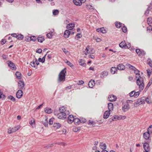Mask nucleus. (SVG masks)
<instances>
[{
    "label": "nucleus",
    "mask_w": 152,
    "mask_h": 152,
    "mask_svg": "<svg viewBox=\"0 0 152 152\" xmlns=\"http://www.w3.org/2000/svg\"><path fill=\"white\" fill-rule=\"evenodd\" d=\"M54 119V118H52L50 119H49V124L51 125L53 123V120Z\"/></svg>",
    "instance_id": "e2e57ef3"
},
{
    "label": "nucleus",
    "mask_w": 152,
    "mask_h": 152,
    "mask_svg": "<svg viewBox=\"0 0 152 152\" xmlns=\"http://www.w3.org/2000/svg\"><path fill=\"white\" fill-rule=\"evenodd\" d=\"M15 75L18 79H21V74L20 72H17L15 73Z\"/></svg>",
    "instance_id": "e433bc0d"
},
{
    "label": "nucleus",
    "mask_w": 152,
    "mask_h": 152,
    "mask_svg": "<svg viewBox=\"0 0 152 152\" xmlns=\"http://www.w3.org/2000/svg\"><path fill=\"white\" fill-rule=\"evenodd\" d=\"M75 119L73 115H70L68 117V122L69 124L72 123Z\"/></svg>",
    "instance_id": "4468645a"
},
{
    "label": "nucleus",
    "mask_w": 152,
    "mask_h": 152,
    "mask_svg": "<svg viewBox=\"0 0 152 152\" xmlns=\"http://www.w3.org/2000/svg\"><path fill=\"white\" fill-rule=\"evenodd\" d=\"M59 13L58 10H53V15H56L58 14Z\"/></svg>",
    "instance_id": "864d4df0"
},
{
    "label": "nucleus",
    "mask_w": 152,
    "mask_h": 152,
    "mask_svg": "<svg viewBox=\"0 0 152 152\" xmlns=\"http://www.w3.org/2000/svg\"><path fill=\"white\" fill-rule=\"evenodd\" d=\"M100 147L103 150L106 149V145L105 143H101L100 145Z\"/></svg>",
    "instance_id": "f704fd0d"
},
{
    "label": "nucleus",
    "mask_w": 152,
    "mask_h": 152,
    "mask_svg": "<svg viewBox=\"0 0 152 152\" xmlns=\"http://www.w3.org/2000/svg\"><path fill=\"white\" fill-rule=\"evenodd\" d=\"M73 122H74L76 125H79L80 123V119L78 118H75Z\"/></svg>",
    "instance_id": "c85d7f7f"
},
{
    "label": "nucleus",
    "mask_w": 152,
    "mask_h": 152,
    "mask_svg": "<svg viewBox=\"0 0 152 152\" xmlns=\"http://www.w3.org/2000/svg\"><path fill=\"white\" fill-rule=\"evenodd\" d=\"M126 117L125 115L122 116L120 115L118 116L117 115H115L112 117V121H116L117 120H124L126 118Z\"/></svg>",
    "instance_id": "7ed1b4c3"
},
{
    "label": "nucleus",
    "mask_w": 152,
    "mask_h": 152,
    "mask_svg": "<svg viewBox=\"0 0 152 152\" xmlns=\"http://www.w3.org/2000/svg\"><path fill=\"white\" fill-rule=\"evenodd\" d=\"M108 108L109 111H106L104 114H110V111L113 110V103L110 102L108 104Z\"/></svg>",
    "instance_id": "39448f33"
},
{
    "label": "nucleus",
    "mask_w": 152,
    "mask_h": 152,
    "mask_svg": "<svg viewBox=\"0 0 152 152\" xmlns=\"http://www.w3.org/2000/svg\"><path fill=\"white\" fill-rule=\"evenodd\" d=\"M144 138L146 140H148L150 136V134L148 132H146L144 133L143 134Z\"/></svg>",
    "instance_id": "6ab92c4d"
},
{
    "label": "nucleus",
    "mask_w": 152,
    "mask_h": 152,
    "mask_svg": "<svg viewBox=\"0 0 152 152\" xmlns=\"http://www.w3.org/2000/svg\"><path fill=\"white\" fill-rule=\"evenodd\" d=\"M146 72L147 75L148 77H149L150 76L151 74L152 75V69L151 70V71L150 69H148L146 70Z\"/></svg>",
    "instance_id": "58836bf2"
},
{
    "label": "nucleus",
    "mask_w": 152,
    "mask_h": 152,
    "mask_svg": "<svg viewBox=\"0 0 152 152\" xmlns=\"http://www.w3.org/2000/svg\"><path fill=\"white\" fill-rule=\"evenodd\" d=\"M66 108L64 106L60 107L59 109L60 113H62V114H68L69 112L67 111H66Z\"/></svg>",
    "instance_id": "6e6552de"
},
{
    "label": "nucleus",
    "mask_w": 152,
    "mask_h": 152,
    "mask_svg": "<svg viewBox=\"0 0 152 152\" xmlns=\"http://www.w3.org/2000/svg\"><path fill=\"white\" fill-rule=\"evenodd\" d=\"M126 66L127 68H128L130 69H133V66L131 65L130 64H126Z\"/></svg>",
    "instance_id": "5fc2aeb1"
},
{
    "label": "nucleus",
    "mask_w": 152,
    "mask_h": 152,
    "mask_svg": "<svg viewBox=\"0 0 152 152\" xmlns=\"http://www.w3.org/2000/svg\"><path fill=\"white\" fill-rule=\"evenodd\" d=\"M86 0H73V2L76 5L80 6L82 3L85 2Z\"/></svg>",
    "instance_id": "9d476101"
},
{
    "label": "nucleus",
    "mask_w": 152,
    "mask_h": 152,
    "mask_svg": "<svg viewBox=\"0 0 152 152\" xmlns=\"http://www.w3.org/2000/svg\"><path fill=\"white\" fill-rule=\"evenodd\" d=\"M53 126L56 129H58L61 126V124L58 123H54Z\"/></svg>",
    "instance_id": "7c9ffc66"
},
{
    "label": "nucleus",
    "mask_w": 152,
    "mask_h": 152,
    "mask_svg": "<svg viewBox=\"0 0 152 152\" xmlns=\"http://www.w3.org/2000/svg\"><path fill=\"white\" fill-rule=\"evenodd\" d=\"M147 23L149 26H151L150 24L152 23V18L151 17H149L147 19Z\"/></svg>",
    "instance_id": "4c0bfd02"
},
{
    "label": "nucleus",
    "mask_w": 152,
    "mask_h": 152,
    "mask_svg": "<svg viewBox=\"0 0 152 152\" xmlns=\"http://www.w3.org/2000/svg\"><path fill=\"white\" fill-rule=\"evenodd\" d=\"M18 88L20 90H24V83L23 81L20 80L18 82Z\"/></svg>",
    "instance_id": "0eeeda50"
},
{
    "label": "nucleus",
    "mask_w": 152,
    "mask_h": 152,
    "mask_svg": "<svg viewBox=\"0 0 152 152\" xmlns=\"http://www.w3.org/2000/svg\"><path fill=\"white\" fill-rule=\"evenodd\" d=\"M95 84V82L94 80H91L88 83V86L89 88H93Z\"/></svg>",
    "instance_id": "f3484780"
},
{
    "label": "nucleus",
    "mask_w": 152,
    "mask_h": 152,
    "mask_svg": "<svg viewBox=\"0 0 152 152\" xmlns=\"http://www.w3.org/2000/svg\"><path fill=\"white\" fill-rule=\"evenodd\" d=\"M88 124L91 125H92V126L94 127L95 126L94 124H95V123L94 124V121H93L91 120H89L88 121Z\"/></svg>",
    "instance_id": "ea45409f"
},
{
    "label": "nucleus",
    "mask_w": 152,
    "mask_h": 152,
    "mask_svg": "<svg viewBox=\"0 0 152 152\" xmlns=\"http://www.w3.org/2000/svg\"><path fill=\"white\" fill-rule=\"evenodd\" d=\"M122 23L120 22L118 23V22L115 23V25L116 27L117 28H119L121 26Z\"/></svg>",
    "instance_id": "79ce46f5"
},
{
    "label": "nucleus",
    "mask_w": 152,
    "mask_h": 152,
    "mask_svg": "<svg viewBox=\"0 0 152 152\" xmlns=\"http://www.w3.org/2000/svg\"><path fill=\"white\" fill-rule=\"evenodd\" d=\"M59 119H64L66 117V115H57Z\"/></svg>",
    "instance_id": "c756f323"
},
{
    "label": "nucleus",
    "mask_w": 152,
    "mask_h": 152,
    "mask_svg": "<svg viewBox=\"0 0 152 152\" xmlns=\"http://www.w3.org/2000/svg\"><path fill=\"white\" fill-rule=\"evenodd\" d=\"M66 63L69 66H70L71 67H72L73 66V64L71 63L69 61H67L66 62Z\"/></svg>",
    "instance_id": "603ef678"
},
{
    "label": "nucleus",
    "mask_w": 152,
    "mask_h": 152,
    "mask_svg": "<svg viewBox=\"0 0 152 152\" xmlns=\"http://www.w3.org/2000/svg\"><path fill=\"white\" fill-rule=\"evenodd\" d=\"M79 64L82 66H85L86 65V64L85 63L84 60H80L79 61Z\"/></svg>",
    "instance_id": "473e14b6"
},
{
    "label": "nucleus",
    "mask_w": 152,
    "mask_h": 152,
    "mask_svg": "<svg viewBox=\"0 0 152 152\" xmlns=\"http://www.w3.org/2000/svg\"><path fill=\"white\" fill-rule=\"evenodd\" d=\"M141 51L140 49H136V52L137 54L139 56H141Z\"/></svg>",
    "instance_id": "37998d69"
},
{
    "label": "nucleus",
    "mask_w": 152,
    "mask_h": 152,
    "mask_svg": "<svg viewBox=\"0 0 152 152\" xmlns=\"http://www.w3.org/2000/svg\"><path fill=\"white\" fill-rule=\"evenodd\" d=\"M140 94L139 91L134 92V97L135 98H137Z\"/></svg>",
    "instance_id": "de8ad7c7"
},
{
    "label": "nucleus",
    "mask_w": 152,
    "mask_h": 152,
    "mask_svg": "<svg viewBox=\"0 0 152 152\" xmlns=\"http://www.w3.org/2000/svg\"><path fill=\"white\" fill-rule=\"evenodd\" d=\"M135 79L136 80V83L138 86H139V91H141L143 89L144 84L143 83V78L142 77L135 78Z\"/></svg>",
    "instance_id": "f03ea898"
},
{
    "label": "nucleus",
    "mask_w": 152,
    "mask_h": 152,
    "mask_svg": "<svg viewBox=\"0 0 152 152\" xmlns=\"http://www.w3.org/2000/svg\"><path fill=\"white\" fill-rule=\"evenodd\" d=\"M53 35V33L52 32L51 33H49L47 34V36L49 38H51L52 36Z\"/></svg>",
    "instance_id": "3c124183"
},
{
    "label": "nucleus",
    "mask_w": 152,
    "mask_h": 152,
    "mask_svg": "<svg viewBox=\"0 0 152 152\" xmlns=\"http://www.w3.org/2000/svg\"><path fill=\"white\" fill-rule=\"evenodd\" d=\"M86 52L85 53L86 55H87L88 54L93 53L95 52V51L94 49L92 48H90L89 46H88L86 48Z\"/></svg>",
    "instance_id": "423d86ee"
},
{
    "label": "nucleus",
    "mask_w": 152,
    "mask_h": 152,
    "mask_svg": "<svg viewBox=\"0 0 152 152\" xmlns=\"http://www.w3.org/2000/svg\"><path fill=\"white\" fill-rule=\"evenodd\" d=\"M44 111L46 113L48 114L51 113L52 112V110L51 108L48 107L45 108Z\"/></svg>",
    "instance_id": "4be33fe9"
},
{
    "label": "nucleus",
    "mask_w": 152,
    "mask_h": 152,
    "mask_svg": "<svg viewBox=\"0 0 152 152\" xmlns=\"http://www.w3.org/2000/svg\"><path fill=\"white\" fill-rule=\"evenodd\" d=\"M29 38V39H27V40H26L27 41H28L29 40L30 41H35L37 39L36 37L34 36H31Z\"/></svg>",
    "instance_id": "2f4dec72"
},
{
    "label": "nucleus",
    "mask_w": 152,
    "mask_h": 152,
    "mask_svg": "<svg viewBox=\"0 0 152 152\" xmlns=\"http://www.w3.org/2000/svg\"><path fill=\"white\" fill-rule=\"evenodd\" d=\"M143 147L145 150L149 151L150 147L149 144L147 142L145 143L143 145Z\"/></svg>",
    "instance_id": "393cba45"
},
{
    "label": "nucleus",
    "mask_w": 152,
    "mask_h": 152,
    "mask_svg": "<svg viewBox=\"0 0 152 152\" xmlns=\"http://www.w3.org/2000/svg\"><path fill=\"white\" fill-rule=\"evenodd\" d=\"M3 59H7V56L3 54L2 56Z\"/></svg>",
    "instance_id": "338daca9"
},
{
    "label": "nucleus",
    "mask_w": 152,
    "mask_h": 152,
    "mask_svg": "<svg viewBox=\"0 0 152 152\" xmlns=\"http://www.w3.org/2000/svg\"><path fill=\"white\" fill-rule=\"evenodd\" d=\"M63 52L65 53L66 54L68 52V51L66 49L64 48H63L62 49Z\"/></svg>",
    "instance_id": "69168bd1"
},
{
    "label": "nucleus",
    "mask_w": 152,
    "mask_h": 152,
    "mask_svg": "<svg viewBox=\"0 0 152 152\" xmlns=\"http://www.w3.org/2000/svg\"><path fill=\"white\" fill-rule=\"evenodd\" d=\"M129 104L128 103H126L123 107L122 110L124 112L126 111L129 109Z\"/></svg>",
    "instance_id": "5701e85b"
},
{
    "label": "nucleus",
    "mask_w": 152,
    "mask_h": 152,
    "mask_svg": "<svg viewBox=\"0 0 152 152\" xmlns=\"http://www.w3.org/2000/svg\"><path fill=\"white\" fill-rule=\"evenodd\" d=\"M37 39L39 42L42 43L45 40L44 37L43 36H39L37 37Z\"/></svg>",
    "instance_id": "cd10ccee"
},
{
    "label": "nucleus",
    "mask_w": 152,
    "mask_h": 152,
    "mask_svg": "<svg viewBox=\"0 0 152 152\" xmlns=\"http://www.w3.org/2000/svg\"><path fill=\"white\" fill-rule=\"evenodd\" d=\"M80 123H85L86 121V119L84 118H80Z\"/></svg>",
    "instance_id": "8fccbe9b"
},
{
    "label": "nucleus",
    "mask_w": 152,
    "mask_h": 152,
    "mask_svg": "<svg viewBox=\"0 0 152 152\" xmlns=\"http://www.w3.org/2000/svg\"><path fill=\"white\" fill-rule=\"evenodd\" d=\"M42 117L44 119L42 121L45 127H47L48 126V118L46 115L42 116Z\"/></svg>",
    "instance_id": "1a4fd4ad"
},
{
    "label": "nucleus",
    "mask_w": 152,
    "mask_h": 152,
    "mask_svg": "<svg viewBox=\"0 0 152 152\" xmlns=\"http://www.w3.org/2000/svg\"><path fill=\"white\" fill-rule=\"evenodd\" d=\"M134 72L135 74V78L141 77L139 71L134 67Z\"/></svg>",
    "instance_id": "9b49d317"
},
{
    "label": "nucleus",
    "mask_w": 152,
    "mask_h": 152,
    "mask_svg": "<svg viewBox=\"0 0 152 152\" xmlns=\"http://www.w3.org/2000/svg\"><path fill=\"white\" fill-rule=\"evenodd\" d=\"M145 102V98L144 97L141 98L137 100L136 102L134 104V106H137V105L144 104Z\"/></svg>",
    "instance_id": "20e7f679"
},
{
    "label": "nucleus",
    "mask_w": 152,
    "mask_h": 152,
    "mask_svg": "<svg viewBox=\"0 0 152 152\" xmlns=\"http://www.w3.org/2000/svg\"><path fill=\"white\" fill-rule=\"evenodd\" d=\"M117 71V68L115 67H112L111 69L110 72L112 74H114L115 73L116 71Z\"/></svg>",
    "instance_id": "c9c22d12"
},
{
    "label": "nucleus",
    "mask_w": 152,
    "mask_h": 152,
    "mask_svg": "<svg viewBox=\"0 0 152 152\" xmlns=\"http://www.w3.org/2000/svg\"><path fill=\"white\" fill-rule=\"evenodd\" d=\"M147 132L150 134L152 133V125L150 126L148 128Z\"/></svg>",
    "instance_id": "a18cd8bd"
},
{
    "label": "nucleus",
    "mask_w": 152,
    "mask_h": 152,
    "mask_svg": "<svg viewBox=\"0 0 152 152\" xmlns=\"http://www.w3.org/2000/svg\"><path fill=\"white\" fill-rule=\"evenodd\" d=\"M96 31L98 32H101L102 33H106V30L104 28H98L96 29Z\"/></svg>",
    "instance_id": "b1692460"
},
{
    "label": "nucleus",
    "mask_w": 152,
    "mask_h": 152,
    "mask_svg": "<svg viewBox=\"0 0 152 152\" xmlns=\"http://www.w3.org/2000/svg\"><path fill=\"white\" fill-rule=\"evenodd\" d=\"M31 65L33 67H36L35 62L34 61H33L30 63Z\"/></svg>",
    "instance_id": "680f3d73"
},
{
    "label": "nucleus",
    "mask_w": 152,
    "mask_h": 152,
    "mask_svg": "<svg viewBox=\"0 0 152 152\" xmlns=\"http://www.w3.org/2000/svg\"><path fill=\"white\" fill-rule=\"evenodd\" d=\"M55 144H58L59 145H61L63 146H65L66 145V144L63 142H59L57 143H55Z\"/></svg>",
    "instance_id": "0e129e2a"
},
{
    "label": "nucleus",
    "mask_w": 152,
    "mask_h": 152,
    "mask_svg": "<svg viewBox=\"0 0 152 152\" xmlns=\"http://www.w3.org/2000/svg\"><path fill=\"white\" fill-rule=\"evenodd\" d=\"M8 66L10 67L11 69L12 70H15L16 67L14 64L11 61H9L8 63Z\"/></svg>",
    "instance_id": "2eb2a0df"
},
{
    "label": "nucleus",
    "mask_w": 152,
    "mask_h": 152,
    "mask_svg": "<svg viewBox=\"0 0 152 152\" xmlns=\"http://www.w3.org/2000/svg\"><path fill=\"white\" fill-rule=\"evenodd\" d=\"M11 36L12 37L17 38V34L16 33H13L11 34Z\"/></svg>",
    "instance_id": "774afa93"
},
{
    "label": "nucleus",
    "mask_w": 152,
    "mask_h": 152,
    "mask_svg": "<svg viewBox=\"0 0 152 152\" xmlns=\"http://www.w3.org/2000/svg\"><path fill=\"white\" fill-rule=\"evenodd\" d=\"M88 8L91 11H92L94 10V9L91 5H89L88 6Z\"/></svg>",
    "instance_id": "bf43d9fd"
},
{
    "label": "nucleus",
    "mask_w": 152,
    "mask_h": 152,
    "mask_svg": "<svg viewBox=\"0 0 152 152\" xmlns=\"http://www.w3.org/2000/svg\"><path fill=\"white\" fill-rule=\"evenodd\" d=\"M17 38L18 39H22L23 38V36L22 34H18Z\"/></svg>",
    "instance_id": "a19ab883"
},
{
    "label": "nucleus",
    "mask_w": 152,
    "mask_h": 152,
    "mask_svg": "<svg viewBox=\"0 0 152 152\" xmlns=\"http://www.w3.org/2000/svg\"><path fill=\"white\" fill-rule=\"evenodd\" d=\"M147 62L148 64L151 67H152V61L150 59H148L147 60Z\"/></svg>",
    "instance_id": "09e8293b"
},
{
    "label": "nucleus",
    "mask_w": 152,
    "mask_h": 152,
    "mask_svg": "<svg viewBox=\"0 0 152 152\" xmlns=\"http://www.w3.org/2000/svg\"><path fill=\"white\" fill-rule=\"evenodd\" d=\"M5 96L4 94H3L2 92L0 90V99H5Z\"/></svg>",
    "instance_id": "c03bdc74"
},
{
    "label": "nucleus",
    "mask_w": 152,
    "mask_h": 152,
    "mask_svg": "<svg viewBox=\"0 0 152 152\" xmlns=\"http://www.w3.org/2000/svg\"><path fill=\"white\" fill-rule=\"evenodd\" d=\"M152 9V6H149L147 10H146L145 12V14L147 16L149 13V12Z\"/></svg>",
    "instance_id": "bb28decb"
},
{
    "label": "nucleus",
    "mask_w": 152,
    "mask_h": 152,
    "mask_svg": "<svg viewBox=\"0 0 152 152\" xmlns=\"http://www.w3.org/2000/svg\"><path fill=\"white\" fill-rule=\"evenodd\" d=\"M117 97L113 95H111L109 96L108 100L110 102L115 101L116 100Z\"/></svg>",
    "instance_id": "f8f14e48"
},
{
    "label": "nucleus",
    "mask_w": 152,
    "mask_h": 152,
    "mask_svg": "<svg viewBox=\"0 0 152 152\" xmlns=\"http://www.w3.org/2000/svg\"><path fill=\"white\" fill-rule=\"evenodd\" d=\"M152 83V82H151V81H149V82L148 83L145 90H146L147 89L151 86Z\"/></svg>",
    "instance_id": "052dcab7"
},
{
    "label": "nucleus",
    "mask_w": 152,
    "mask_h": 152,
    "mask_svg": "<svg viewBox=\"0 0 152 152\" xmlns=\"http://www.w3.org/2000/svg\"><path fill=\"white\" fill-rule=\"evenodd\" d=\"M122 29L124 33L126 32L127 31L126 27L124 26L122 28Z\"/></svg>",
    "instance_id": "13d9d810"
},
{
    "label": "nucleus",
    "mask_w": 152,
    "mask_h": 152,
    "mask_svg": "<svg viewBox=\"0 0 152 152\" xmlns=\"http://www.w3.org/2000/svg\"><path fill=\"white\" fill-rule=\"evenodd\" d=\"M108 75V72L106 71H104L100 73V77L101 78H103L107 76Z\"/></svg>",
    "instance_id": "a211bd4d"
},
{
    "label": "nucleus",
    "mask_w": 152,
    "mask_h": 152,
    "mask_svg": "<svg viewBox=\"0 0 152 152\" xmlns=\"http://www.w3.org/2000/svg\"><path fill=\"white\" fill-rule=\"evenodd\" d=\"M8 99H10L13 102H15V99L14 97L12 96H9L8 97Z\"/></svg>",
    "instance_id": "49530a36"
},
{
    "label": "nucleus",
    "mask_w": 152,
    "mask_h": 152,
    "mask_svg": "<svg viewBox=\"0 0 152 152\" xmlns=\"http://www.w3.org/2000/svg\"><path fill=\"white\" fill-rule=\"evenodd\" d=\"M75 27V24L73 23H70L67 25L66 28L69 30L72 29Z\"/></svg>",
    "instance_id": "dca6fc26"
},
{
    "label": "nucleus",
    "mask_w": 152,
    "mask_h": 152,
    "mask_svg": "<svg viewBox=\"0 0 152 152\" xmlns=\"http://www.w3.org/2000/svg\"><path fill=\"white\" fill-rule=\"evenodd\" d=\"M117 68L119 70H123L125 69V66L122 64H120L117 65Z\"/></svg>",
    "instance_id": "aec40b11"
},
{
    "label": "nucleus",
    "mask_w": 152,
    "mask_h": 152,
    "mask_svg": "<svg viewBox=\"0 0 152 152\" xmlns=\"http://www.w3.org/2000/svg\"><path fill=\"white\" fill-rule=\"evenodd\" d=\"M119 46L122 48H126V44L125 41H122L119 44Z\"/></svg>",
    "instance_id": "a878e982"
},
{
    "label": "nucleus",
    "mask_w": 152,
    "mask_h": 152,
    "mask_svg": "<svg viewBox=\"0 0 152 152\" xmlns=\"http://www.w3.org/2000/svg\"><path fill=\"white\" fill-rule=\"evenodd\" d=\"M17 131V129L15 130L13 128H9L8 129V133L10 134L12 132H15Z\"/></svg>",
    "instance_id": "72a5a7b5"
},
{
    "label": "nucleus",
    "mask_w": 152,
    "mask_h": 152,
    "mask_svg": "<svg viewBox=\"0 0 152 152\" xmlns=\"http://www.w3.org/2000/svg\"><path fill=\"white\" fill-rule=\"evenodd\" d=\"M145 101L148 104H150L151 102V99L148 97L146 98H145Z\"/></svg>",
    "instance_id": "6e6d98bb"
},
{
    "label": "nucleus",
    "mask_w": 152,
    "mask_h": 152,
    "mask_svg": "<svg viewBox=\"0 0 152 152\" xmlns=\"http://www.w3.org/2000/svg\"><path fill=\"white\" fill-rule=\"evenodd\" d=\"M70 33V31L68 30H66L64 33V37L66 38H67L69 37Z\"/></svg>",
    "instance_id": "412c9836"
},
{
    "label": "nucleus",
    "mask_w": 152,
    "mask_h": 152,
    "mask_svg": "<svg viewBox=\"0 0 152 152\" xmlns=\"http://www.w3.org/2000/svg\"><path fill=\"white\" fill-rule=\"evenodd\" d=\"M30 124L32 126L33 124H35V120L34 118H32V119L29 122Z\"/></svg>",
    "instance_id": "4d7b16f0"
},
{
    "label": "nucleus",
    "mask_w": 152,
    "mask_h": 152,
    "mask_svg": "<svg viewBox=\"0 0 152 152\" xmlns=\"http://www.w3.org/2000/svg\"><path fill=\"white\" fill-rule=\"evenodd\" d=\"M23 95V92L21 90H19L16 92V97L18 99L20 98Z\"/></svg>",
    "instance_id": "ddd939ff"
},
{
    "label": "nucleus",
    "mask_w": 152,
    "mask_h": 152,
    "mask_svg": "<svg viewBox=\"0 0 152 152\" xmlns=\"http://www.w3.org/2000/svg\"><path fill=\"white\" fill-rule=\"evenodd\" d=\"M66 69L62 70L58 75V83L63 82L65 80V74L66 73Z\"/></svg>",
    "instance_id": "f257e3e1"
}]
</instances>
